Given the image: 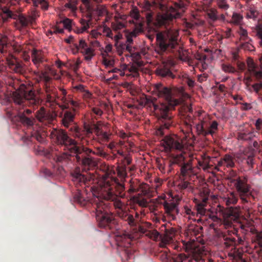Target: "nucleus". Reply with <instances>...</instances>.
Instances as JSON below:
<instances>
[{"label":"nucleus","instance_id":"nucleus-1","mask_svg":"<svg viewBox=\"0 0 262 262\" xmlns=\"http://www.w3.org/2000/svg\"><path fill=\"white\" fill-rule=\"evenodd\" d=\"M89 189L98 199L95 201L94 207L99 227L107 230L115 229L117 222L109 208L110 205H113L115 209L122 211L124 203L120 198L126 196L124 185L118 179L107 176L98 185H93Z\"/></svg>","mask_w":262,"mask_h":262},{"label":"nucleus","instance_id":"nucleus-2","mask_svg":"<svg viewBox=\"0 0 262 262\" xmlns=\"http://www.w3.org/2000/svg\"><path fill=\"white\" fill-rule=\"evenodd\" d=\"M165 13L157 16L155 25L158 27H165L166 30L156 34L157 51L161 54L165 52H178L180 54L182 45L178 40L179 32L175 29H171L170 25L173 19L180 17L184 11L183 4L175 3L173 6H167L166 0H154Z\"/></svg>","mask_w":262,"mask_h":262},{"label":"nucleus","instance_id":"nucleus-3","mask_svg":"<svg viewBox=\"0 0 262 262\" xmlns=\"http://www.w3.org/2000/svg\"><path fill=\"white\" fill-rule=\"evenodd\" d=\"M71 135L77 139V143L76 147L77 151L72 152L76 155V159L79 164L81 165L83 169L85 171L81 172L79 168H76L72 173V181L77 188L79 186L84 188H89L91 185L96 181V176L91 173H87L88 170L95 168L97 165L96 161L89 156L94 151L89 147H86L89 144L88 138L92 133V129L89 127L84 129L80 128L74 125L70 129Z\"/></svg>","mask_w":262,"mask_h":262},{"label":"nucleus","instance_id":"nucleus-4","mask_svg":"<svg viewBox=\"0 0 262 262\" xmlns=\"http://www.w3.org/2000/svg\"><path fill=\"white\" fill-rule=\"evenodd\" d=\"M180 93L182 90L179 89H171L163 85L161 83L156 84L152 91L154 94L159 98H162L164 102L157 103L156 98L147 97L145 95L140 97L139 104L141 106L148 105L154 107L156 116L158 118L159 128L157 130L158 135H164V129H168L173 124V115L172 109L179 103V100L173 97L176 92Z\"/></svg>","mask_w":262,"mask_h":262},{"label":"nucleus","instance_id":"nucleus-5","mask_svg":"<svg viewBox=\"0 0 262 262\" xmlns=\"http://www.w3.org/2000/svg\"><path fill=\"white\" fill-rule=\"evenodd\" d=\"M12 86L16 90L12 93V100L19 110L26 106H34L39 104L40 100L32 86L21 84L18 88L13 83Z\"/></svg>","mask_w":262,"mask_h":262},{"label":"nucleus","instance_id":"nucleus-6","mask_svg":"<svg viewBox=\"0 0 262 262\" xmlns=\"http://www.w3.org/2000/svg\"><path fill=\"white\" fill-rule=\"evenodd\" d=\"M239 216V210L237 207H230L229 212L224 215L223 227L227 230L223 233V238L227 248L236 246V239L233 235L237 234V230L232 226L233 222L237 221Z\"/></svg>","mask_w":262,"mask_h":262},{"label":"nucleus","instance_id":"nucleus-7","mask_svg":"<svg viewBox=\"0 0 262 262\" xmlns=\"http://www.w3.org/2000/svg\"><path fill=\"white\" fill-rule=\"evenodd\" d=\"M50 137L55 143L63 147V150H69L71 152L77 151L76 147L77 139L71 138L64 130L53 128L50 133Z\"/></svg>","mask_w":262,"mask_h":262},{"label":"nucleus","instance_id":"nucleus-8","mask_svg":"<svg viewBox=\"0 0 262 262\" xmlns=\"http://www.w3.org/2000/svg\"><path fill=\"white\" fill-rule=\"evenodd\" d=\"M232 182L234 183L236 190L243 203H248L251 198H254L251 188L247 184V180L245 177H238Z\"/></svg>","mask_w":262,"mask_h":262},{"label":"nucleus","instance_id":"nucleus-9","mask_svg":"<svg viewBox=\"0 0 262 262\" xmlns=\"http://www.w3.org/2000/svg\"><path fill=\"white\" fill-rule=\"evenodd\" d=\"M219 124L216 121L211 122L203 120L200 123L196 124V129L199 135L206 137L209 135L213 136L218 130Z\"/></svg>","mask_w":262,"mask_h":262},{"label":"nucleus","instance_id":"nucleus-10","mask_svg":"<svg viewBox=\"0 0 262 262\" xmlns=\"http://www.w3.org/2000/svg\"><path fill=\"white\" fill-rule=\"evenodd\" d=\"M173 262H205L201 252H196L195 250L192 251V255L184 253H173Z\"/></svg>","mask_w":262,"mask_h":262},{"label":"nucleus","instance_id":"nucleus-11","mask_svg":"<svg viewBox=\"0 0 262 262\" xmlns=\"http://www.w3.org/2000/svg\"><path fill=\"white\" fill-rule=\"evenodd\" d=\"M56 116L54 112L47 111L44 107H41L35 113L36 119L44 125L52 124Z\"/></svg>","mask_w":262,"mask_h":262},{"label":"nucleus","instance_id":"nucleus-12","mask_svg":"<svg viewBox=\"0 0 262 262\" xmlns=\"http://www.w3.org/2000/svg\"><path fill=\"white\" fill-rule=\"evenodd\" d=\"M33 111L28 108L24 109L23 111H19L18 117L19 121L25 126L31 128L35 124L36 119L34 115H32Z\"/></svg>","mask_w":262,"mask_h":262},{"label":"nucleus","instance_id":"nucleus-13","mask_svg":"<svg viewBox=\"0 0 262 262\" xmlns=\"http://www.w3.org/2000/svg\"><path fill=\"white\" fill-rule=\"evenodd\" d=\"M209 192L207 190H203L199 193L198 198H194L193 202L195 204L197 212L201 215H205L207 206L208 201Z\"/></svg>","mask_w":262,"mask_h":262},{"label":"nucleus","instance_id":"nucleus-14","mask_svg":"<svg viewBox=\"0 0 262 262\" xmlns=\"http://www.w3.org/2000/svg\"><path fill=\"white\" fill-rule=\"evenodd\" d=\"M39 15V11L36 9L32 8L27 17L23 14L19 15L18 20L22 27H26L29 25L34 24Z\"/></svg>","mask_w":262,"mask_h":262},{"label":"nucleus","instance_id":"nucleus-15","mask_svg":"<svg viewBox=\"0 0 262 262\" xmlns=\"http://www.w3.org/2000/svg\"><path fill=\"white\" fill-rule=\"evenodd\" d=\"M163 144L166 151H170L174 149L181 151L184 148L183 145L178 140L168 136L164 138Z\"/></svg>","mask_w":262,"mask_h":262},{"label":"nucleus","instance_id":"nucleus-16","mask_svg":"<svg viewBox=\"0 0 262 262\" xmlns=\"http://www.w3.org/2000/svg\"><path fill=\"white\" fill-rule=\"evenodd\" d=\"M134 238L132 234L125 231L119 232L116 236V241L120 243V246L128 247Z\"/></svg>","mask_w":262,"mask_h":262},{"label":"nucleus","instance_id":"nucleus-17","mask_svg":"<svg viewBox=\"0 0 262 262\" xmlns=\"http://www.w3.org/2000/svg\"><path fill=\"white\" fill-rule=\"evenodd\" d=\"M8 65L10 69L15 73L24 75L26 72V67L24 63L16 59L10 60Z\"/></svg>","mask_w":262,"mask_h":262},{"label":"nucleus","instance_id":"nucleus-18","mask_svg":"<svg viewBox=\"0 0 262 262\" xmlns=\"http://www.w3.org/2000/svg\"><path fill=\"white\" fill-rule=\"evenodd\" d=\"M163 206L167 215L171 217L172 220H174L176 214L179 213L177 204L174 202H164Z\"/></svg>","mask_w":262,"mask_h":262},{"label":"nucleus","instance_id":"nucleus-19","mask_svg":"<svg viewBox=\"0 0 262 262\" xmlns=\"http://www.w3.org/2000/svg\"><path fill=\"white\" fill-rule=\"evenodd\" d=\"M75 116V109H72V111H66L61 119L62 125L66 127H69L74 123Z\"/></svg>","mask_w":262,"mask_h":262},{"label":"nucleus","instance_id":"nucleus-20","mask_svg":"<svg viewBox=\"0 0 262 262\" xmlns=\"http://www.w3.org/2000/svg\"><path fill=\"white\" fill-rule=\"evenodd\" d=\"M148 191L147 190L142 189L141 193H138L137 195L132 196L131 201L133 203L138 204L140 207H146L147 206L148 202L146 199L142 196V194L146 195Z\"/></svg>","mask_w":262,"mask_h":262},{"label":"nucleus","instance_id":"nucleus-21","mask_svg":"<svg viewBox=\"0 0 262 262\" xmlns=\"http://www.w3.org/2000/svg\"><path fill=\"white\" fill-rule=\"evenodd\" d=\"M0 16L2 19V21H6L9 19L12 18L16 19H18V16L16 13H14L9 8L4 6L1 9Z\"/></svg>","mask_w":262,"mask_h":262},{"label":"nucleus","instance_id":"nucleus-22","mask_svg":"<svg viewBox=\"0 0 262 262\" xmlns=\"http://www.w3.org/2000/svg\"><path fill=\"white\" fill-rule=\"evenodd\" d=\"M176 230L174 228L166 229L164 236L162 238V241L160 243L161 247H165L167 244L170 243L174 236Z\"/></svg>","mask_w":262,"mask_h":262},{"label":"nucleus","instance_id":"nucleus-23","mask_svg":"<svg viewBox=\"0 0 262 262\" xmlns=\"http://www.w3.org/2000/svg\"><path fill=\"white\" fill-rule=\"evenodd\" d=\"M218 166H224L228 168L235 167L234 157L231 155L226 154L218 161Z\"/></svg>","mask_w":262,"mask_h":262},{"label":"nucleus","instance_id":"nucleus-24","mask_svg":"<svg viewBox=\"0 0 262 262\" xmlns=\"http://www.w3.org/2000/svg\"><path fill=\"white\" fill-rule=\"evenodd\" d=\"M156 73L162 77L174 78V76L167 65L163 64L158 67L156 70Z\"/></svg>","mask_w":262,"mask_h":262},{"label":"nucleus","instance_id":"nucleus-25","mask_svg":"<svg viewBox=\"0 0 262 262\" xmlns=\"http://www.w3.org/2000/svg\"><path fill=\"white\" fill-rule=\"evenodd\" d=\"M238 200L237 195L233 192H230L227 194L226 196L224 197L223 201L226 205L229 207L231 205H235Z\"/></svg>","mask_w":262,"mask_h":262},{"label":"nucleus","instance_id":"nucleus-26","mask_svg":"<svg viewBox=\"0 0 262 262\" xmlns=\"http://www.w3.org/2000/svg\"><path fill=\"white\" fill-rule=\"evenodd\" d=\"M96 135L97 137L98 141L101 144L108 142L111 136V134L104 132L99 128H97L96 129Z\"/></svg>","mask_w":262,"mask_h":262},{"label":"nucleus","instance_id":"nucleus-27","mask_svg":"<svg viewBox=\"0 0 262 262\" xmlns=\"http://www.w3.org/2000/svg\"><path fill=\"white\" fill-rule=\"evenodd\" d=\"M142 189L141 185L137 180H135L130 181L129 188L127 190V192L131 194L140 191V190H142Z\"/></svg>","mask_w":262,"mask_h":262},{"label":"nucleus","instance_id":"nucleus-28","mask_svg":"<svg viewBox=\"0 0 262 262\" xmlns=\"http://www.w3.org/2000/svg\"><path fill=\"white\" fill-rule=\"evenodd\" d=\"M258 15L259 12L253 6H250L247 10L246 17L247 18H251L254 20H258L259 21V19L258 18Z\"/></svg>","mask_w":262,"mask_h":262},{"label":"nucleus","instance_id":"nucleus-29","mask_svg":"<svg viewBox=\"0 0 262 262\" xmlns=\"http://www.w3.org/2000/svg\"><path fill=\"white\" fill-rule=\"evenodd\" d=\"M192 167L189 163H184L181 168V173L183 177H186L192 173Z\"/></svg>","mask_w":262,"mask_h":262},{"label":"nucleus","instance_id":"nucleus-30","mask_svg":"<svg viewBox=\"0 0 262 262\" xmlns=\"http://www.w3.org/2000/svg\"><path fill=\"white\" fill-rule=\"evenodd\" d=\"M34 74L39 79L37 80L38 82L42 80L47 83L51 80V78L48 75V73L46 71H35Z\"/></svg>","mask_w":262,"mask_h":262},{"label":"nucleus","instance_id":"nucleus-31","mask_svg":"<svg viewBox=\"0 0 262 262\" xmlns=\"http://www.w3.org/2000/svg\"><path fill=\"white\" fill-rule=\"evenodd\" d=\"M32 61L37 65L43 61V56L41 52L37 50H33L32 53Z\"/></svg>","mask_w":262,"mask_h":262},{"label":"nucleus","instance_id":"nucleus-32","mask_svg":"<svg viewBox=\"0 0 262 262\" xmlns=\"http://www.w3.org/2000/svg\"><path fill=\"white\" fill-rule=\"evenodd\" d=\"M210 157H204L202 161L198 162L199 166L203 168L204 170H208L212 169V165L209 164Z\"/></svg>","mask_w":262,"mask_h":262},{"label":"nucleus","instance_id":"nucleus-33","mask_svg":"<svg viewBox=\"0 0 262 262\" xmlns=\"http://www.w3.org/2000/svg\"><path fill=\"white\" fill-rule=\"evenodd\" d=\"M78 191L74 195V200L81 206H85L87 203V200L82 195L81 190L78 189Z\"/></svg>","mask_w":262,"mask_h":262},{"label":"nucleus","instance_id":"nucleus-34","mask_svg":"<svg viewBox=\"0 0 262 262\" xmlns=\"http://www.w3.org/2000/svg\"><path fill=\"white\" fill-rule=\"evenodd\" d=\"M120 217L122 220L126 221L130 226H134L136 225V222L133 215L123 212L121 213Z\"/></svg>","mask_w":262,"mask_h":262},{"label":"nucleus","instance_id":"nucleus-35","mask_svg":"<svg viewBox=\"0 0 262 262\" xmlns=\"http://www.w3.org/2000/svg\"><path fill=\"white\" fill-rule=\"evenodd\" d=\"M130 16L132 18V20H129V21L134 24V25H135L136 22H142L139 12L137 9H133L130 11Z\"/></svg>","mask_w":262,"mask_h":262},{"label":"nucleus","instance_id":"nucleus-36","mask_svg":"<svg viewBox=\"0 0 262 262\" xmlns=\"http://www.w3.org/2000/svg\"><path fill=\"white\" fill-rule=\"evenodd\" d=\"M80 52L84 56V59L90 61L95 55L94 50L92 48L88 47L84 50H80Z\"/></svg>","mask_w":262,"mask_h":262},{"label":"nucleus","instance_id":"nucleus-37","mask_svg":"<svg viewBox=\"0 0 262 262\" xmlns=\"http://www.w3.org/2000/svg\"><path fill=\"white\" fill-rule=\"evenodd\" d=\"M135 23L134 30L128 34V35H130L133 38L136 37L139 32L143 31V22H136Z\"/></svg>","mask_w":262,"mask_h":262},{"label":"nucleus","instance_id":"nucleus-38","mask_svg":"<svg viewBox=\"0 0 262 262\" xmlns=\"http://www.w3.org/2000/svg\"><path fill=\"white\" fill-rule=\"evenodd\" d=\"M65 152H63L57 156V161L59 162H62L69 159L72 154L73 153L71 152L69 150H66Z\"/></svg>","mask_w":262,"mask_h":262},{"label":"nucleus","instance_id":"nucleus-39","mask_svg":"<svg viewBox=\"0 0 262 262\" xmlns=\"http://www.w3.org/2000/svg\"><path fill=\"white\" fill-rule=\"evenodd\" d=\"M185 160V157L183 153L177 154L176 155H173L172 157V163L173 164H183Z\"/></svg>","mask_w":262,"mask_h":262},{"label":"nucleus","instance_id":"nucleus-40","mask_svg":"<svg viewBox=\"0 0 262 262\" xmlns=\"http://www.w3.org/2000/svg\"><path fill=\"white\" fill-rule=\"evenodd\" d=\"M32 137L35 139L38 142L42 143L45 141L46 134L45 133H40L38 131H35L32 133Z\"/></svg>","mask_w":262,"mask_h":262},{"label":"nucleus","instance_id":"nucleus-41","mask_svg":"<svg viewBox=\"0 0 262 262\" xmlns=\"http://www.w3.org/2000/svg\"><path fill=\"white\" fill-rule=\"evenodd\" d=\"M130 56L132 57L134 62L136 63L139 66H142L143 65V62L140 61V59L141 58L140 53L138 52H132L130 54Z\"/></svg>","mask_w":262,"mask_h":262},{"label":"nucleus","instance_id":"nucleus-42","mask_svg":"<svg viewBox=\"0 0 262 262\" xmlns=\"http://www.w3.org/2000/svg\"><path fill=\"white\" fill-rule=\"evenodd\" d=\"M255 136V134L253 132L248 133H241L238 135V138L239 139L242 140H251L253 137Z\"/></svg>","mask_w":262,"mask_h":262},{"label":"nucleus","instance_id":"nucleus-43","mask_svg":"<svg viewBox=\"0 0 262 262\" xmlns=\"http://www.w3.org/2000/svg\"><path fill=\"white\" fill-rule=\"evenodd\" d=\"M94 154L106 159H108L111 158V156L101 148H97L96 151H94Z\"/></svg>","mask_w":262,"mask_h":262},{"label":"nucleus","instance_id":"nucleus-44","mask_svg":"<svg viewBox=\"0 0 262 262\" xmlns=\"http://www.w3.org/2000/svg\"><path fill=\"white\" fill-rule=\"evenodd\" d=\"M256 36L260 39L259 45L262 47V22L258 23L256 26Z\"/></svg>","mask_w":262,"mask_h":262},{"label":"nucleus","instance_id":"nucleus-45","mask_svg":"<svg viewBox=\"0 0 262 262\" xmlns=\"http://www.w3.org/2000/svg\"><path fill=\"white\" fill-rule=\"evenodd\" d=\"M7 37L5 35L0 34V51L3 52L4 48L7 46Z\"/></svg>","mask_w":262,"mask_h":262},{"label":"nucleus","instance_id":"nucleus-46","mask_svg":"<svg viewBox=\"0 0 262 262\" xmlns=\"http://www.w3.org/2000/svg\"><path fill=\"white\" fill-rule=\"evenodd\" d=\"M222 69L223 71L226 73H234L236 72L235 68L230 64H223Z\"/></svg>","mask_w":262,"mask_h":262},{"label":"nucleus","instance_id":"nucleus-47","mask_svg":"<svg viewBox=\"0 0 262 262\" xmlns=\"http://www.w3.org/2000/svg\"><path fill=\"white\" fill-rule=\"evenodd\" d=\"M217 4L220 9L224 10H227L229 8L227 0H217Z\"/></svg>","mask_w":262,"mask_h":262},{"label":"nucleus","instance_id":"nucleus-48","mask_svg":"<svg viewBox=\"0 0 262 262\" xmlns=\"http://www.w3.org/2000/svg\"><path fill=\"white\" fill-rule=\"evenodd\" d=\"M74 46L77 50H83L88 48V45L85 42V40L81 39L79 41V44L74 43Z\"/></svg>","mask_w":262,"mask_h":262},{"label":"nucleus","instance_id":"nucleus-49","mask_svg":"<svg viewBox=\"0 0 262 262\" xmlns=\"http://www.w3.org/2000/svg\"><path fill=\"white\" fill-rule=\"evenodd\" d=\"M115 46L116 47L118 53L121 54L125 50L126 43L120 41L119 42H115Z\"/></svg>","mask_w":262,"mask_h":262},{"label":"nucleus","instance_id":"nucleus-50","mask_svg":"<svg viewBox=\"0 0 262 262\" xmlns=\"http://www.w3.org/2000/svg\"><path fill=\"white\" fill-rule=\"evenodd\" d=\"M238 32L240 35L241 40H243L244 41L248 40V33L247 30L244 29L242 28H240Z\"/></svg>","mask_w":262,"mask_h":262},{"label":"nucleus","instance_id":"nucleus-51","mask_svg":"<svg viewBox=\"0 0 262 262\" xmlns=\"http://www.w3.org/2000/svg\"><path fill=\"white\" fill-rule=\"evenodd\" d=\"M72 99V98L70 95H69L68 97H63V98H62V100L63 101V102L64 104L62 106V108L67 109L68 108H69V105L70 103V100Z\"/></svg>","mask_w":262,"mask_h":262},{"label":"nucleus","instance_id":"nucleus-52","mask_svg":"<svg viewBox=\"0 0 262 262\" xmlns=\"http://www.w3.org/2000/svg\"><path fill=\"white\" fill-rule=\"evenodd\" d=\"M80 23L81 24L82 28L81 30L80 31V32L82 33L84 31H86L89 28V21L82 19L80 20Z\"/></svg>","mask_w":262,"mask_h":262},{"label":"nucleus","instance_id":"nucleus-53","mask_svg":"<svg viewBox=\"0 0 262 262\" xmlns=\"http://www.w3.org/2000/svg\"><path fill=\"white\" fill-rule=\"evenodd\" d=\"M148 236L152 239L157 241L159 236V233L157 230L149 231Z\"/></svg>","mask_w":262,"mask_h":262},{"label":"nucleus","instance_id":"nucleus-54","mask_svg":"<svg viewBox=\"0 0 262 262\" xmlns=\"http://www.w3.org/2000/svg\"><path fill=\"white\" fill-rule=\"evenodd\" d=\"M95 13L99 16H103L106 13V10L102 7H97L95 9Z\"/></svg>","mask_w":262,"mask_h":262},{"label":"nucleus","instance_id":"nucleus-55","mask_svg":"<svg viewBox=\"0 0 262 262\" xmlns=\"http://www.w3.org/2000/svg\"><path fill=\"white\" fill-rule=\"evenodd\" d=\"M243 17L237 14V13H233L232 17V21L235 24H238L241 21Z\"/></svg>","mask_w":262,"mask_h":262},{"label":"nucleus","instance_id":"nucleus-56","mask_svg":"<svg viewBox=\"0 0 262 262\" xmlns=\"http://www.w3.org/2000/svg\"><path fill=\"white\" fill-rule=\"evenodd\" d=\"M255 242L260 247L262 248V232H257L256 234Z\"/></svg>","mask_w":262,"mask_h":262},{"label":"nucleus","instance_id":"nucleus-57","mask_svg":"<svg viewBox=\"0 0 262 262\" xmlns=\"http://www.w3.org/2000/svg\"><path fill=\"white\" fill-rule=\"evenodd\" d=\"M208 15L213 21L217 19V12L215 10L211 9L208 13Z\"/></svg>","mask_w":262,"mask_h":262},{"label":"nucleus","instance_id":"nucleus-58","mask_svg":"<svg viewBox=\"0 0 262 262\" xmlns=\"http://www.w3.org/2000/svg\"><path fill=\"white\" fill-rule=\"evenodd\" d=\"M114 60L113 59H108L106 57H103L102 63L106 67H112L113 66L114 64Z\"/></svg>","mask_w":262,"mask_h":262},{"label":"nucleus","instance_id":"nucleus-59","mask_svg":"<svg viewBox=\"0 0 262 262\" xmlns=\"http://www.w3.org/2000/svg\"><path fill=\"white\" fill-rule=\"evenodd\" d=\"M184 81L190 88H192L194 86L195 83V81L192 78L187 77L185 79Z\"/></svg>","mask_w":262,"mask_h":262},{"label":"nucleus","instance_id":"nucleus-60","mask_svg":"<svg viewBox=\"0 0 262 262\" xmlns=\"http://www.w3.org/2000/svg\"><path fill=\"white\" fill-rule=\"evenodd\" d=\"M247 64L249 68V71L251 72L253 71L256 69V66L253 61V60L251 58H248L247 60Z\"/></svg>","mask_w":262,"mask_h":262},{"label":"nucleus","instance_id":"nucleus-61","mask_svg":"<svg viewBox=\"0 0 262 262\" xmlns=\"http://www.w3.org/2000/svg\"><path fill=\"white\" fill-rule=\"evenodd\" d=\"M254 155L251 154L250 155L248 156L247 159V164L251 167V168L253 167V164H254Z\"/></svg>","mask_w":262,"mask_h":262},{"label":"nucleus","instance_id":"nucleus-62","mask_svg":"<svg viewBox=\"0 0 262 262\" xmlns=\"http://www.w3.org/2000/svg\"><path fill=\"white\" fill-rule=\"evenodd\" d=\"M103 32L106 34V36L111 38H113V34L111 29L107 27H104Z\"/></svg>","mask_w":262,"mask_h":262},{"label":"nucleus","instance_id":"nucleus-63","mask_svg":"<svg viewBox=\"0 0 262 262\" xmlns=\"http://www.w3.org/2000/svg\"><path fill=\"white\" fill-rule=\"evenodd\" d=\"M82 96L85 100L88 101L92 98V94L90 92L86 90L82 94Z\"/></svg>","mask_w":262,"mask_h":262},{"label":"nucleus","instance_id":"nucleus-64","mask_svg":"<svg viewBox=\"0 0 262 262\" xmlns=\"http://www.w3.org/2000/svg\"><path fill=\"white\" fill-rule=\"evenodd\" d=\"M64 27L66 29H69L71 27L72 20L69 18H66L62 21Z\"/></svg>","mask_w":262,"mask_h":262}]
</instances>
